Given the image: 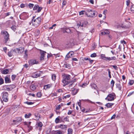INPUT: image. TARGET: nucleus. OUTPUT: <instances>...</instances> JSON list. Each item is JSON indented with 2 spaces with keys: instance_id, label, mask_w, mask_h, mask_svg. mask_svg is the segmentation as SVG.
<instances>
[{
  "instance_id": "f257e3e1",
  "label": "nucleus",
  "mask_w": 134,
  "mask_h": 134,
  "mask_svg": "<svg viewBox=\"0 0 134 134\" xmlns=\"http://www.w3.org/2000/svg\"><path fill=\"white\" fill-rule=\"evenodd\" d=\"M71 76L68 74H65L63 76L62 82L64 84L63 85L65 86L70 82Z\"/></svg>"
},
{
  "instance_id": "f03ea898",
  "label": "nucleus",
  "mask_w": 134,
  "mask_h": 134,
  "mask_svg": "<svg viewBox=\"0 0 134 134\" xmlns=\"http://www.w3.org/2000/svg\"><path fill=\"white\" fill-rule=\"evenodd\" d=\"M1 34L2 35H3L4 36V42L7 45H8V44L9 43L10 41L9 38V34L7 32L5 31H2Z\"/></svg>"
},
{
  "instance_id": "7ed1b4c3",
  "label": "nucleus",
  "mask_w": 134,
  "mask_h": 134,
  "mask_svg": "<svg viewBox=\"0 0 134 134\" xmlns=\"http://www.w3.org/2000/svg\"><path fill=\"white\" fill-rule=\"evenodd\" d=\"M86 14L88 17H93L97 15V12L93 10L88 9L86 10Z\"/></svg>"
},
{
  "instance_id": "20e7f679",
  "label": "nucleus",
  "mask_w": 134,
  "mask_h": 134,
  "mask_svg": "<svg viewBox=\"0 0 134 134\" xmlns=\"http://www.w3.org/2000/svg\"><path fill=\"white\" fill-rule=\"evenodd\" d=\"M41 18L40 17H38L33 20L32 21V25L35 27H38L40 24Z\"/></svg>"
},
{
  "instance_id": "39448f33",
  "label": "nucleus",
  "mask_w": 134,
  "mask_h": 134,
  "mask_svg": "<svg viewBox=\"0 0 134 134\" xmlns=\"http://www.w3.org/2000/svg\"><path fill=\"white\" fill-rule=\"evenodd\" d=\"M115 96V94L114 93L109 94L108 95L107 97L105 98V99L108 101L113 100L114 99Z\"/></svg>"
},
{
  "instance_id": "423d86ee",
  "label": "nucleus",
  "mask_w": 134,
  "mask_h": 134,
  "mask_svg": "<svg viewBox=\"0 0 134 134\" xmlns=\"http://www.w3.org/2000/svg\"><path fill=\"white\" fill-rule=\"evenodd\" d=\"M13 49L14 53L16 54L21 53L23 52L24 50V48H22L21 47L18 48Z\"/></svg>"
},
{
  "instance_id": "0eeeda50",
  "label": "nucleus",
  "mask_w": 134,
  "mask_h": 134,
  "mask_svg": "<svg viewBox=\"0 0 134 134\" xmlns=\"http://www.w3.org/2000/svg\"><path fill=\"white\" fill-rule=\"evenodd\" d=\"M22 121V119L20 117H18L16 118L15 120H13V124L17 125L19 123L21 122Z\"/></svg>"
},
{
  "instance_id": "6e6552de",
  "label": "nucleus",
  "mask_w": 134,
  "mask_h": 134,
  "mask_svg": "<svg viewBox=\"0 0 134 134\" xmlns=\"http://www.w3.org/2000/svg\"><path fill=\"white\" fill-rule=\"evenodd\" d=\"M8 94L7 92H5L3 93L2 96V98L4 101L7 102L8 101Z\"/></svg>"
},
{
  "instance_id": "1a4fd4ad",
  "label": "nucleus",
  "mask_w": 134,
  "mask_h": 134,
  "mask_svg": "<svg viewBox=\"0 0 134 134\" xmlns=\"http://www.w3.org/2000/svg\"><path fill=\"white\" fill-rule=\"evenodd\" d=\"M40 53L41 56L40 58V60H43L45 57V55L46 53L44 51L40 50Z\"/></svg>"
},
{
  "instance_id": "9d476101",
  "label": "nucleus",
  "mask_w": 134,
  "mask_h": 134,
  "mask_svg": "<svg viewBox=\"0 0 134 134\" xmlns=\"http://www.w3.org/2000/svg\"><path fill=\"white\" fill-rule=\"evenodd\" d=\"M29 65H33L35 64H37L38 62L35 59H31L29 60Z\"/></svg>"
},
{
  "instance_id": "9b49d317",
  "label": "nucleus",
  "mask_w": 134,
  "mask_h": 134,
  "mask_svg": "<svg viewBox=\"0 0 134 134\" xmlns=\"http://www.w3.org/2000/svg\"><path fill=\"white\" fill-rule=\"evenodd\" d=\"M20 19H22L21 18V17L23 19L25 20L28 18V16L26 13H24L22 14L20 16Z\"/></svg>"
},
{
  "instance_id": "f8f14e48",
  "label": "nucleus",
  "mask_w": 134,
  "mask_h": 134,
  "mask_svg": "<svg viewBox=\"0 0 134 134\" xmlns=\"http://www.w3.org/2000/svg\"><path fill=\"white\" fill-rule=\"evenodd\" d=\"M42 73V72L40 71L39 72H35L33 75L32 77L34 78H37L41 76V74Z\"/></svg>"
},
{
  "instance_id": "ddd939ff",
  "label": "nucleus",
  "mask_w": 134,
  "mask_h": 134,
  "mask_svg": "<svg viewBox=\"0 0 134 134\" xmlns=\"http://www.w3.org/2000/svg\"><path fill=\"white\" fill-rule=\"evenodd\" d=\"M58 127L61 129L66 130L67 128V126L66 125L61 124Z\"/></svg>"
},
{
  "instance_id": "4468645a",
  "label": "nucleus",
  "mask_w": 134,
  "mask_h": 134,
  "mask_svg": "<svg viewBox=\"0 0 134 134\" xmlns=\"http://www.w3.org/2000/svg\"><path fill=\"white\" fill-rule=\"evenodd\" d=\"M100 56L101 59H102L106 61H108V57H106L105 54H101Z\"/></svg>"
},
{
  "instance_id": "2eb2a0df",
  "label": "nucleus",
  "mask_w": 134,
  "mask_h": 134,
  "mask_svg": "<svg viewBox=\"0 0 134 134\" xmlns=\"http://www.w3.org/2000/svg\"><path fill=\"white\" fill-rule=\"evenodd\" d=\"M14 51L13 49H11L10 51L8 53V55L9 57H11L13 55V54H14Z\"/></svg>"
},
{
  "instance_id": "dca6fc26",
  "label": "nucleus",
  "mask_w": 134,
  "mask_h": 134,
  "mask_svg": "<svg viewBox=\"0 0 134 134\" xmlns=\"http://www.w3.org/2000/svg\"><path fill=\"white\" fill-rule=\"evenodd\" d=\"M52 86V85L51 84H47L45 85L44 86V88L45 90H47L49 89Z\"/></svg>"
},
{
  "instance_id": "f3484780",
  "label": "nucleus",
  "mask_w": 134,
  "mask_h": 134,
  "mask_svg": "<svg viewBox=\"0 0 134 134\" xmlns=\"http://www.w3.org/2000/svg\"><path fill=\"white\" fill-rule=\"evenodd\" d=\"M101 33L102 35L108 34L109 33V32L108 30H105L103 32H101Z\"/></svg>"
},
{
  "instance_id": "a211bd4d",
  "label": "nucleus",
  "mask_w": 134,
  "mask_h": 134,
  "mask_svg": "<svg viewBox=\"0 0 134 134\" xmlns=\"http://www.w3.org/2000/svg\"><path fill=\"white\" fill-rule=\"evenodd\" d=\"M77 26H78L79 27L80 26L83 27V26H85V24L82 22H80L79 23L77 24Z\"/></svg>"
},
{
  "instance_id": "6ab92c4d",
  "label": "nucleus",
  "mask_w": 134,
  "mask_h": 134,
  "mask_svg": "<svg viewBox=\"0 0 134 134\" xmlns=\"http://www.w3.org/2000/svg\"><path fill=\"white\" fill-rule=\"evenodd\" d=\"M8 72L9 70L8 69H5L2 71L1 72L2 74H8Z\"/></svg>"
},
{
  "instance_id": "aec40b11",
  "label": "nucleus",
  "mask_w": 134,
  "mask_h": 134,
  "mask_svg": "<svg viewBox=\"0 0 134 134\" xmlns=\"http://www.w3.org/2000/svg\"><path fill=\"white\" fill-rule=\"evenodd\" d=\"M5 83H8L11 82V81L10 79L7 77H5Z\"/></svg>"
},
{
  "instance_id": "412c9836",
  "label": "nucleus",
  "mask_w": 134,
  "mask_h": 134,
  "mask_svg": "<svg viewBox=\"0 0 134 134\" xmlns=\"http://www.w3.org/2000/svg\"><path fill=\"white\" fill-rule=\"evenodd\" d=\"M114 104L113 103H108L105 105V106L108 108H111Z\"/></svg>"
},
{
  "instance_id": "4be33fe9",
  "label": "nucleus",
  "mask_w": 134,
  "mask_h": 134,
  "mask_svg": "<svg viewBox=\"0 0 134 134\" xmlns=\"http://www.w3.org/2000/svg\"><path fill=\"white\" fill-rule=\"evenodd\" d=\"M35 118L36 120H39L40 117V115L38 113H35Z\"/></svg>"
},
{
  "instance_id": "5701e85b",
  "label": "nucleus",
  "mask_w": 134,
  "mask_h": 134,
  "mask_svg": "<svg viewBox=\"0 0 134 134\" xmlns=\"http://www.w3.org/2000/svg\"><path fill=\"white\" fill-rule=\"evenodd\" d=\"M42 9V8L41 7H40L39 6H38L37 9L36 11H35L36 12H40Z\"/></svg>"
},
{
  "instance_id": "b1692460",
  "label": "nucleus",
  "mask_w": 134,
  "mask_h": 134,
  "mask_svg": "<svg viewBox=\"0 0 134 134\" xmlns=\"http://www.w3.org/2000/svg\"><path fill=\"white\" fill-rule=\"evenodd\" d=\"M68 132L67 134H72L73 130L71 128H69L68 130Z\"/></svg>"
},
{
  "instance_id": "393cba45",
  "label": "nucleus",
  "mask_w": 134,
  "mask_h": 134,
  "mask_svg": "<svg viewBox=\"0 0 134 134\" xmlns=\"http://www.w3.org/2000/svg\"><path fill=\"white\" fill-rule=\"evenodd\" d=\"M30 87L31 89L32 90H35L36 88V86L35 85H31Z\"/></svg>"
},
{
  "instance_id": "a878e982",
  "label": "nucleus",
  "mask_w": 134,
  "mask_h": 134,
  "mask_svg": "<svg viewBox=\"0 0 134 134\" xmlns=\"http://www.w3.org/2000/svg\"><path fill=\"white\" fill-rule=\"evenodd\" d=\"M31 114L30 113H29L28 114H26L25 115V117L26 118H28L31 116Z\"/></svg>"
},
{
  "instance_id": "bb28decb",
  "label": "nucleus",
  "mask_w": 134,
  "mask_h": 134,
  "mask_svg": "<svg viewBox=\"0 0 134 134\" xmlns=\"http://www.w3.org/2000/svg\"><path fill=\"white\" fill-rule=\"evenodd\" d=\"M17 27L15 25L12 26L11 27V29L14 32H16Z\"/></svg>"
},
{
  "instance_id": "cd10ccee",
  "label": "nucleus",
  "mask_w": 134,
  "mask_h": 134,
  "mask_svg": "<svg viewBox=\"0 0 134 134\" xmlns=\"http://www.w3.org/2000/svg\"><path fill=\"white\" fill-rule=\"evenodd\" d=\"M116 87L118 88L119 90H121V87L120 84H116Z\"/></svg>"
},
{
  "instance_id": "c85d7f7f",
  "label": "nucleus",
  "mask_w": 134,
  "mask_h": 134,
  "mask_svg": "<svg viewBox=\"0 0 134 134\" xmlns=\"http://www.w3.org/2000/svg\"><path fill=\"white\" fill-rule=\"evenodd\" d=\"M115 59L116 57L114 56H113L111 57H108V61H110L111 60H115Z\"/></svg>"
},
{
  "instance_id": "c756f323",
  "label": "nucleus",
  "mask_w": 134,
  "mask_h": 134,
  "mask_svg": "<svg viewBox=\"0 0 134 134\" xmlns=\"http://www.w3.org/2000/svg\"><path fill=\"white\" fill-rule=\"evenodd\" d=\"M74 53L72 51H70L67 54V56H68V55H70V56H72V55L74 54Z\"/></svg>"
},
{
  "instance_id": "7c9ffc66",
  "label": "nucleus",
  "mask_w": 134,
  "mask_h": 134,
  "mask_svg": "<svg viewBox=\"0 0 134 134\" xmlns=\"http://www.w3.org/2000/svg\"><path fill=\"white\" fill-rule=\"evenodd\" d=\"M65 32L67 33H70L71 32V30L69 28H65Z\"/></svg>"
},
{
  "instance_id": "2f4dec72",
  "label": "nucleus",
  "mask_w": 134,
  "mask_h": 134,
  "mask_svg": "<svg viewBox=\"0 0 134 134\" xmlns=\"http://www.w3.org/2000/svg\"><path fill=\"white\" fill-rule=\"evenodd\" d=\"M59 118H60V117L59 116L55 119V122L56 123H58L60 121V119Z\"/></svg>"
},
{
  "instance_id": "473e14b6",
  "label": "nucleus",
  "mask_w": 134,
  "mask_h": 134,
  "mask_svg": "<svg viewBox=\"0 0 134 134\" xmlns=\"http://www.w3.org/2000/svg\"><path fill=\"white\" fill-rule=\"evenodd\" d=\"M40 31L39 30H37L35 31V34L36 36H38L40 33Z\"/></svg>"
},
{
  "instance_id": "72a5a7b5",
  "label": "nucleus",
  "mask_w": 134,
  "mask_h": 134,
  "mask_svg": "<svg viewBox=\"0 0 134 134\" xmlns=\"http://www.w3.org/2000/svg\"><path fill=\"white\" fill-rule=\"evenodd\" d=\"M130 10L132 13H134V5H133L131 6Z\"/></svg>"
},
{
  "instance_id": "f704fd0d",
  "label": "nucleus",
  "mask_w": 134,
  "mask_h": 134,
  "mask_svg": "<svg viewBox=\"0 0 134 134\" xmlns=\"http://www.w3.org/2000/svg\"><path fill=\"white\" fill-rule=\"evenodd\" d=\"M54 134H62V132L60 131H55Z\"/></svg>"
},
{
  "instance_id": "c9c22d12",
  "label": "nucleus",
  "mask_w": 134,
  "mask_h": 134,
  "mask_svg": "<svg viewBox=\"0 0 134 134\" xmlns=\"http://www.w3.org/2000/svg\"><path fill=\"white\" fill-rule=\"evenodd\" d=\"M56 76L55 74H53L52 76V79L53 81H55L56 79Z\"/></svg>"
},
{
  "instance_id": "e433bc0d",
  "label": "nucleus",
  "mask_w": 134,
  "mask_h": 134,
  "mask_svg": "<svg viewBox=\"0 0 134 134\" xmlns=\"http://www.w3.org/2000/svg\"><path fill=\"white\" fill-rule=\"evenodd\" d=\"M24 103L28 105H30L33 104L34 103L32 102H29L28 101H27L25 102Z\"/></svg>"
},
{
  "instance_id": "4c0bfd02",
  "label": "nucleus",
  "mask_w": 134,
  "mask_h": 134,
  "mask_svg": "<svg viewBox=\"0 0 134 134\" xmlns=\"http://www.w3.org/2000/svg\"><path fill=\"white\" fill-rule=\"evenodd\" d=\"M107 71H108L109 76L110 78H111V72L110 70L108 69H107Z\"/></svg>"
},
{
  "instance_id": "58836bf2",
  "label": "nucleus",
  "mask_w": 134,
  "mask_h": 134,
  "mask_svg": "<svg viewBox=\"0 0 134 134\" xmlns=\"http://www.w3.org/2000/svg\"><path fill=\"white\" fill-rule=\"evenodd\" d=\"M78 90L76 89H74L73 91V95H75L78 92Z\"/></svg>"
},
{
  "instance_id": "ea45409f",
  "label": "nucleus",
  "mask_w": 134,
  "mask_h": 134,
  "mask_svg": "<svg viewBox=\"0 0 134 134\" xmlns=\"http://www.w3.org/2000/svg\"><path fill=\"white\" fill-rule=\"evenodd\" d=\"M37 97H40L42 96V94L40 92H38L36 95Z\"/></svg>"
},
{
  "instance_id": "a19ab883",
  "label": "nucleus",
  "mask_w": 134,
  "mask_h": 134,
  "mask_svg": "<svg viewBox=\"0 0 134 134\" xmlns=\"http://www.w3.org/2000/svg\"><path fill=\"white\" fill-rule=\"evenodd\" d=\"M38 5H35L34 7L33 10H37V8H38Z\"/></svg>"
},
{
  "instance_id": "79ce46f5",
  "label": "nucleus",
  "mask_w": 134,
  "mask_h": 134,
  "mask_svg": "<svg viewBox=\"0 0 134 134\" xmlns=\"http://www.w3.org/2000/svg\"><path fill=\"white\" fill-rule=\"evenodd\" d=\"M4 83V80L2 77L0 78V84L1 85Z\"/></svg>"
},
{
  "instance_id": "37998d69",
  "label": "nucleus",
  "mask_w": 134,
  "mask_h": 134,
  "mask_svg": "<svg viewBox=\"0 0 134 134\" xmlns=\"http://www.w3.org/2000/svg\"><path fill=\"white\" fill-rule=\"evenodd\" d=\"M134 81L133 80H131L129 82V84L130 85H132L134 83Z\"/></svg>"
},
{
  "instance_id": "c03bdc74",
  "label": "nucleus",
  "mask_w": 134,
  "mask_h": 134,
  "mask_svg": "<svg viewBox=\"0 0 134 134\" xmlns=\"http://www.w3.org/2000/svg\"><path fill=\"white\" fill-rule=\"evenodd\" d=\"M37 125L38 126L40 127H41L43 126L41 122H39Z\"/></svg>"
},
{
  "instance_id": "a18cd8bd",
  "label": "nucleus",
  "mask_w": 134,
  "mask_h": 134,
  "mask_svg": "<svg viewBox=\"0 0 134 134\" xmlns=\"http://www.w3.org/2000/svg\"><path fill=\"white\" fill-rule=\"evenodd\" d=\"M96 54L95 53H94L91 55V57H96Z\"/></svg>"
},
{
  "instance_id": "49530a36",
  "label": "nucleus",
  "mask_w": 134,
  "mask_h": 134,
  "mask_svg": "<svg viewBox=\"0 0 134 134\" xmlns=\"http://www.w3.org/2000/svg\"><path fill=\"white\" fill-rule=\"evenodd\" d=\"M29 8L30 9H31L34 6V4L31 3H29Z\"/></svg>"
},
{
  "instance_id": "de8ad7c7",
  "label": "nucleus",
  "mask_w": 134,
  "mask_h": 134,
  "mask_svg": "<svg viewBox=\"0 0 134 134\" xmlns=\"http://www.w3.org/2000/svg\"><path fill=\"white\" fill-rule=\"evenodd\" d=\"M70 95L68 94V95H67L66 96H64L63 97V99H64V98L66 99L67 98H69L70 97Z\"/></svg>"
},
{
  "instance_id": "09e8293b",
  "label": "nucleus",
  "mask_w": 134,
  "mask_h": 134,
  "mask_svg": "<svg viewBox=\"0 0 134 134\" xmlns=\"http://www.w3.org/2000/svg\"><path fill=\"white\" fill-rule=\"evenodd\" d=\"M16 77V76L15 75H12V77H11V78H12V80H14L15 79Z\"/></svg>"
},
{
  "instance_id": "8fccbe9b",
  "label": "nucleus",
  "mask_w": 134,
  "mask_h": 134,
  "mask_svg": "<svg viewBox=\"0 0 134 134\" xmlns=\"http://www.w3.org/2000/svg\"><path fill=\"white\" fill-rule=\"evenodd\" d=\"M61 107L60 105H57L56 107V110H58L61 108Z\"/></svg>"
},
{
  "instance_id": "3c124183",
  "label": "nucleus",
  "mask_w": 134,
  "mask_h": 134,
  "mask_svg": "<svg viewBox=\"0 0 134 134\" xmlns=\"http://www.w3.org/2000/svg\"><path fill=\"white\" fill-rule=\"evenodd\" d=\"M114 81L113 80H112L111 82V84H112V85L111 86L112 87H113L114 86Z\"/></svg>"
},
{
  "instance_id": "603ef678",
  "label": "nucleus",
  "mask_w": 134,
  "mask_h": 134,
  "mask_svg": "<svg viewBox=\"0 0 134 134\" xmlns=\"http://www.w3.org/2000/svg\"><path fill=\"white\" fill-rule=\"evenodd\" d=\"M112 66L115 70H118V67L116 65H112Z\"/></svg>"
},
{
  "instance_id": "864d4df0",
  "label": "nucleus",
  "mask_w": 134,
  "mask_h": 134,
  "mask_svg": "<svg viewBox=\"0 0 134 134\" xmlns=\"http://www.w3.org/2000/svg\"><path fill=\"white\" fill-rule=\"evenodd\" d=\"M85 12V10H82L79 12V14L80 15H83L84 14L83 12Z\"/></svg>"
},
{
  "instance_id": "5fc2aeb1",
  "label": "nucleus",
  "mask_w": 134,
  "mask_h": 134,
  "mask_svg": "<svg viewBox=\"0 0 134 134\" xmlns=\"http://www.w3.org/2000/svg\"><path fill=\"white\" fill-rule=\"evenodd\" d=\"M92 86H93L94 89H96V88L97 87L96 85L94 83L92 85Z\"/></svg>"
},
{
  "instance_id": "6e6d98bb",
  "label": "nucleus",
  "mask_w": 134,
  "mask_h": 134,
  "mask_svg": "<svg viewBox=\"0 0 134 134\" xmlns=\"http://www.w3.org/2000/svg\"><path fill=\"white\" fill-rule=\"evenodd\" d=\"M70 83L69 85V86L70 87H73L74 86V84L73 83L70 82Z\"/></svg>"
},
{
  "instance_id": "4d7b16f0",
  "label": "nucleus",
  "mask_w": 134,
  "mask_h": 134,
  "mask_svg": "<svg viewBox=\"0 0 134 134\" xmlns=\"http://www.w3.org/2000/svg\"><path fill=\"white\" fill-rule=\"evenodd\" d=\"M133 93L134 94V92H132L129 93L128 95V96H131Z\"/></svg>"
},
{
  "instance_id": "13d9d810",
  "label": "nucleus",
  "mask_w": 134,
  "mask_h": 134,
  "mask_svg": "<svg viewBox=\"0 0 134 134\" xmlns=\"http://www.w3.org/2000/svg\"><path fill=\"white\" fill-rule=\"evenodd\" d=\"M56 25V24H54L52 25V26L49 28V29H53V27L55 26Z\"/></svg>"
},
{
  "instance_id": "bf43d9fd",
  "label": "nucleus",
  "mask_w": 134,
  "mask_h": 134,
  "mask_svg": "<svg viewBox=\"0 0 134 134\" xmlns=\"http://www.w3.org/2000/svg\"><path fill=\"white\" fill-rule=\"evenodd\" d=\"M87 85V84L86 83H83L82 84V87H85V86H86Z\"/></svg>"
},
{
  "instance_id": "052dcab7",
  "label": "nucleus",
  "mask_w": 134,
  "mask_h": 134,
  "mask_svg": "<svg viewBox=\"0 0 134 134\" xmlns=\"http://www.w3.org/2000/svg\"><path fill=\"white\" fill-rule=\"evenodd\" d=\"M66 1H64L63 2L62 4L64 6L66 4Z\"/></svg>"
},
{
  "instance_id": "680f3d73",
  "label": "nucleus",
  "mask_w": 134,
  "mask_h": 134,
  "mask_svg": "<svg viewBox=\"0 0 134 134\" xmlns=\"http://www.w3.org/2000/svg\"><path fill=\"white\" fill-rule=\"evenodd\" d=\"M116 115L115 114H114L111 117V120L113 119H114L115 118V117Z\"/></svg>"
},
{
  "instance_id": "e2e57ef3",
  "label": "nucleus",
  "mask_w": 134,
  "mask_h": 134,
  "mask_svg": "<svg viewBox=\"0 0 134 134\" xmlns=\"http://www.w3.org/2000/svg\"><path fill=\"white\" fill-rule=\"evenodd\" d=\"M28 122V127H31L30 125L31 123V122L29 121V122Z\"/></svg>"
},
{
  "instance_id": "0e129e2a",
  "label": "nucleus",
  "mask_w": 134,
  "mask_h": 134,
  "mask_svg": "<svg viewBox=\"0 0 134 134\" xmlns=\"http://www.w3.org/2000/svg\"><path fill=\"white\" fill-rule=\"evenodd\" d=\"M72 60L73 61H78L77 59L76 58H72Z\"/></svg>"
},
{
  "instance_id": "69168bd1",
  "label": "nucleus",
  "mask_w": 134,
  "mask_h": 134,
  "mask_svg": "<svg viewBox=\"0 0 134 134\" xmlns=\"http://www.w3.org/2000/svg\"><path fill=\"white\" fill-rule=\"evenodd\" d=\"M64 120L65 121H69V119L68 118H67V117H66V118H64Z\"/></svg>"
},
{
  "instance_id": "338daca9",
  "label": "nucleus",
  "mask_w": 134,
  "mask_h": 134,
  "mask_svg": "<svg viewBox=\"0 0 134 134\" xmlns=\"http://www.w3.org/2000/svg\"><path fill=\"white\" fill-rule=\"evenodd\" d=\"M52 96H57V94L56 93H53L52 94Z\"/></svg>"
},
{
  "instance_id": "774afa93",
  "label": "nucleus",
  "mask_w": 134,
  "mask_h": 134,
  "mask_svg": "<svg viewBox=\"0 0 134 134\" xmlns=\"http://www.w3.org/2000/svg\"><path fill=\"white\" fill-rule=\"evenodd\" d=\"M24 67L27 68L28 67V65L27 64H25L23 65Z\"/></svg>"
}]
</instances>
